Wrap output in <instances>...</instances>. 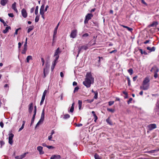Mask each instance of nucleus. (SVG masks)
<instances>
[{"instance_id":"1","label":"nucleus","mask_w":159,"mask_h":159,"mask_svg":"<svg viewBox=\"0 0 159 159\" xmlns=\"http://www.w3.org/2000/svg\"><path fill=\"white\" fill-rule=\"evenodd\" d=\"M93 82V77L90 72H88L86 75L85 80L83 82V84L87 88H89Z\"/></svg>"},{"instance_id":"2","label":"nucleus","mask_w":159,"mask_h":159,"mask_svg":"<svg viewBox=\"0 0 159 159\" xmlns=\"http://www.w3.org/2000/svg\"><path fill=\"white\" fill-rule=\"evenodd\" d=\"M149 80L148 77H146L143 82L142 86L141 88L144 90H147L148 89L149 87Z\"/></svg>"},{"instance_id":"3","label":"nucleus","mask_w":159,"mask_h":159,"mask_svg":"<svg viewBox=\"0 0 159 159\" xmlns=\"http://www.w3.org/2000/svg\"><path fill=\"white\" fill-rule=\"evenodd\" d=\"M59 57V56H57V57H55V60L52 63V65L51 66V70L52 71H53V69L54 68V67L57 63V61L58 60Z\"/></svg>"},{"instance_id":"4","label":"nucleus","mask_w":159,"mask_h":159,"mask_svg":"<svg viewBox=\"0 0 159 159\" xmlns=\"http://www.w3.org/2000/svg\"><path fill=\"white\" fill-rule=\"evenodd\" d=\"M77 30L75 29L72 30L70 35V37L72 38H75L77 36Z\"/></svg>"},{"instance_id":"5","label":"nucleus","mask_w":159,"mask_h":159,"mask_svg":"<svg viewBox=\"0 0 159 159\" xmlns=\"http://www.w3.org/2000/svg\"><path fill=\"white\" fill-rule=\"evenodd\" d=\"M88 48L87 45H83L81 47H79V53L82 51L83 50H86Z\"/></svg>"},{"instance_id":"6","label":"nucleus","mask_w":159,"mask_h":159,"mask_svg":"<svg viewBox=\"0 0 159 159\" xmlns=\"http://www.w3.org/2000/svg\"><path fill=\"white\" fill-rule=\"evenodd\" d=\"M155 124H150L148 126V129L149 131L152 130L156 128Z\"/></svg>"},{"instance_id":"7","label":"nucleus","mask_w":159,"mask_h":159,"mask_svg":"<svg viewBox=\"0 0 159 159\" xmlns=\"http://www.w3.org/2000/svg\"><path fill=\"white\" fill-rule=\"evenodd\" d=\"M21 14L23 17L24 18H26L27 16V13L26 10L24 8L22 9Z\"/></svg>"},{"instance_id":"8","label":"nucleus","mask_w":159,"mask_h":159,"mask_svg":"<svg viewBox=\"0 0 159 159\" xmlns=\"http://www.w3.org/2000/svg\"><path fill=\"white\" fill-rule=\"evenodd\" d=\"M33 102H31L29 105L28 111L30 113H31L33 109Z\"/></svg>"},{"instance_id":"9","label":"nucleus","mask_w":159,"mask_h":159,"mask_svg":"<svg viewBox=\"0 0 159 159\" xmlns=\"http://www.w3.org/2000/svg\"><path fill=\"white\" fill-rule=\"evenodd\" d=\"M159 71L158 68L156 66H153L151 70V71L152 72L155 73H157Z\"/></svg>"},{"instance_id":"10","label":"nucleus","mask_w":159,"mask_h":159,"mask_svg":"<svg viewBox=\"0 0 159 159\" xmlns=\"http://www.w3.org/2000/svg\"><path fill=\"white\" fill-rule=\"evenodd\" d=\"M43 148L40 146L37 147V149L39 152V154L41 155L44 154V152L43 151Z\"/></svg>"},{"instance_id":"11","label":"nucleus","mask_w":159,"mask_h":159,"mask_svg":"<svg viewBox=\"0 0 159 159\" xmlns=\"http://www.w3.org/2000/svg\"><path fill=\"white\" fill-rule=\"evenodd\" d=\"M61 157V156L59 155H54L50 157V159H60Z\"/></svg>"},{"instance_id":"12","label":"nucleus","mask_w":159,"mask_h":159,"mask_svg":"<svg viewBox=\"0 0 159 159\" xmlns=\"http://www.w3.org/2000/svg\"><path fill=\"white\" fill-rule=\"evenodd\" d=\"M93 16V15L91 13H88L85 16V18L88 20H90Z\"/></svg>"},{"instance_id":"13","label":"nucleus","mask_w":159,"mask_h":159,"mask_svg":"<svg viewBox=\"0 0 159 159\" xmlns=\"http://www.w3.org/2000/svg\"><path fill=\"white\" fill-rule=\"evenodd\" d=\"M158 24V23L157 21H154L151 24L149 25V27H156Z\"/></svg>"},{"instance_id":"14","label":"nucleus","mask_w":159,"mask_h":159,"mask_svg":"<svg viewBox=\"0 0 159 159\" xmlns=\"http://www.w3.org/2000/svg\"><path fill=\"white\" fill-rule=\"evenodd\" d=\"M61 52L59 51V48H58L56 50L54 55V57H57V56H59V54Z\"/></svg>"},{"instance_id":"15","label":"nucleus","mask_w":159,"mask_h":159,"mask_svg":"<svg viewBox=\"0 0 159 159\" xmlns=\"http://www.w3.org/2000/svg\"><path fill=\"white\" fill-rule=\"evenodd\" d=\"M147 49L150 51V52H148L149 53L152 52L154 51L155 50V48L154 47H153L152 48L147 47Z\"/></svg>"},{"instance_id":"16","label":"nucleus","mask_w":159,"mask_h":159,"mask_svg":"<svg viewBox=\"0 0 159 159\" xmlns=\"http://www.w3.org/2000/svg\"><path fill=\"white\" fill-rule=\"evenodd\" d=\"M120 25L123 27L124 28H126L127 30L131 32L133 30V29L132 28H130L127 26H126L123 25Z\"/></svg>"},{"instance_id":"17","label":"nucleus","mask_w":159,"mask_h":159,"mask_svg":"<svg viewBox=\"0 0 159 159\" xmlns=\"http://www.w3.org/2000/svg\"><path fill=\"white\" fill-rule=\"evenodd\" d=\"M7 0H1L0 3L2 6H4L7 2Z\"/></svg>"},{"instance_id":"18","label":"nucleus","mask_w":159,"mask_h":159,"mask_svg":"<svg viewBox=\"0 0 159 159\" xmlns=\"http://www.w3.org/2000/svg\"><path fill=\"white\" fill-rule=\"evenodd\" d=\"M44 119V109H43V111H42V113H41V115L40 119L41 120H42V121H43Z\"/></svg>"},{"instance_id":"19","label":"nucleus","mask_w":159,"mask_h":159,"mask_svg":"<svg viewBox=\"0 0 159 159\" xmlns=\"http://www.w3.org/2000/svg\"><path fill=\"white\" fill-rule=\"evenodd\" d=\"M140 52L142 55H146L148 54V53L146 51L141 49H140Z\"/></svg>"},{"instance_id":"20","label":"nucleus","mask_w":159,"mask_h":159,"mask_svg":"<svg viewBox=\"0 0 159 159\" xmlns=\"http://www.w3.org/2000/svg\"><path fill=\"white\" fill-rule=\"evenodd\" d=\"M159 151L158 149L153 150L151 151H149L147 152H145L148 153H152L157 152Z\"/></svg>"},{"instance_id":"21","label":"nucleus","mask_w":159,"mask_h":159,"mask_svg":"<svg viewBox=\"0 0 159 159\" xmlns=\"http://www.w3.org/2000/svg\"><path fill=\"white\" fill-rule=\"evenodd\" d=\"M16 2H14L12 5V8L15 11H17V10L16 8Z\"/></svg>"},{"instance_id":"22","label":"nucleus","mask_w":159,"mask_h":159,"mask_svg":"<svg viewBox=\"0 0 159 159\" xmlns=\"http://www.w3.org/2000/svg\"><path fill=\"white\" fill-rule=\"evenodd\" d=\"M9 29H11V28L10 26H8L6 27L5 30H3V33L4 34H6L7 33Z\"/></svg>"},{"instance_id":"23","label":"nucleus","mask_w":159,"mask_h":159,"mask_svg":"<svg viewBox=\"0 0 159 159\" xmlns=\"http://www.w3.org/2000/svg\"><path fill=\"white\" fill-rule=\"evenodd\" d=\"M92 114H93V116L94 117V121L95 122H96V121H97V120L98 119V117L96 115V114L95 113V112L93 111H92Z\"/></svg>"},{"instance_id":"24","label":"nucleus","mask_w":159,"mask_h":159,"mask_svg":"<svg viewBox=\"0 0 159 159\" xmlns=\"http://www.w3.org/2000/svg\"><path fill=\"white\" fill-rule=\"evenodd\" d=\"M27 50V47H24V48L21 52V53L24 54H25L26 53V52Z\"/></svg>"},{"instance_id":"25","label":"nucleus","mask_w":159,"mask_h":159,"mask_svg":"<svg viewBox=\"0 0 159 159\" xmlns=\"http://www.w3.org/2000/svg\"><path fill=\"white\" fill-rule=\"evenodd\" d=\"M106 121L107 122L109 125H112V122L110 120L109 117H108L106 119Z\"/></svg>"},{"instance_id":"26","label":"nucleus","mask_w":159,"mask_h":159,"mask_svg":"<svg viewBox=\"0 0 159 159\" xmlns=\"http://www.w3.org/2000/svg\"><path fill=\"white\" fill-rule=\"evenodd\" d=\"M26 62L28 63H29L30 60H32V56L30 55L28 56L26 58Z\"/></svg>"},{"instance_id":"27","label":"nucleus","mask_w":159,"mask_h":159,"mask_svg":"<svg viewBox=\"0 0 159 159\" xmlns=\"http://www.w3.org/2000/svg\"><path fill=\"white\" fill-rule=\"evenodd\" d=\"M74 104L75 103L73 102L71 106V107L70 108L69 111L71 113H72L74 110Z\"/></svg>"},{"instance_id":"28","label":"nucleus","mask_w":159,"mask_h":159,"mask_svg":"<svg viewBox=\"0 0 159 159\" xmlns=\"http://www.w3.org/2000/svg\"><path fill=\"white\" fill-rule=\"evenodd\" d=\"M82 104V101L79 100L78 101V105H79V110H80Z\"/></svg>"},{"instance_id":"29","label":"nucleus","mask_w":159,"mask_h":159,"mask_svg":"<svg viewBox=\"0 0 159 159\" xmlns=\"http://www.w3.org/2000/svg\"><path fill=\"white\" fill-rule=\"evenodd\" d=\"M34 29V26H30V27L27 30V32L28 33H29L32 30Z\"/></svg>"},{"instance_id":"30","label":"nucleus","mask_w":159,"mask_h":159,"mask_svg":"<svg viewBox=\"0 0 159 159\" xmlns=\"http://www.w3.org/2000/svg\"><path fill=\"white\" fill-rule=\"evenodd\" d=\"M94 157L95 159H101V157L97 153L95 154Z\"/></svg>"},{"instance_id":"31","label":"nucleus","mask_w":159,"mask_h":159,"mask_svg":"<svg viewBox=\"0 0 159 159\" xmlns=\"http://www.w3.org/2000/svg\"><path fill=\"white\" fill-rule=\"evenodd\" d=\"M70 117V115L68 114H66L64 115L63 119H66L69 118Z\"/></svg>"},{"instance_id":"32","label":"nucleus","mask_w":159,"mask_h":159,"mask_svg":"<svg viewBox=\"0 0 159 159\" xmlns=\"http://www.w3.org/2000/svg\"><path fill=\"white\" fill-rule=\"evenodd\" d=\"M128 72L130 75H132L133 73V70L132 68H130L128 70Z\"/></svg>"},{"instance_id":"33","label":"nucleus","mask_w":159,"mask_h":159,"mask_svg":"<svg viewBox=\"0 0 159 159\" xmlns=\"http://www.w3.org/2000/svg\"><path fill=\"white\" fill-rule=\"evenodd\" d=\"M8 139H13L14 135L12 133H10L9 134Z\"/></svg>"},{"instance_id":"34","label":"nucleus","mask_w":159,"mask_h":159,"mask_svg":"<svg viewBox=\"0 0 159 159\" xmlns=\"http://www.w3.org/2000/svg\"><path fill=\"white\" fill-rule=\"evenodd\" d=\"M58 28H57V27H56L55 28V29L54 31L53 34V35H54V36L56 35L57 33V30Z\"/></svg>"},{"instance_id":"35","label":"nucleus","mask_w":159,"mask_h":159,"mask_svg":"<svg viewBox=\"0 0 159 159\" xmlns=\"http://www.w3.org/2000/svg\"><path fill=\"white\" fill-rule=\"evenodd\" d=\"M35 117L33 116V117L31 119V123L30 125V126H31L34 123Z\"/></svg>"},{"instance_id":"36","label":"nucleus","mask_w":159,"mask_h":159,"mask_svg":"<svg viewBox=\"0 0 159 159\" xmlns=\"http://www.w3.org/2000/svg\"><path fill=\"white\" fill-rule=\"evenodd\" d=\"M39 16L37 15V16H36L35 17V22H37L39 21Z\"/></svg>"},{"instance_id":"37","label":"nucleus","mask_w":159,"mask_h":159,"mask_svg":"<svg viewBox=\"0 0 159 159\" xmlns=\"http://www.w3.org/2000/svg\"><path fill=\"white\" fill-rule=\"evenodd\" d=\"M107 111H109L111 112L112 113L114 112V111H115V110L114 109H111V108H107Z\"/></svg>"},{"instance_id":"38","label":"nucleus","mask_w":159,"mask_h":159,"mask_svg":"<svg viewBox=\"0 0 159 159\" xmlns=\"http://www.w3.org/2000/svg\"><path fill=\"white\" fill-rule=\"evenodd\" d=\"M127 79L128 81V85L129 86H130V79L128 77H127Z\"/></svg>"},{"instance_id":"39","label":"nucleus","mask_w":159,"mask_h":159,"mask_svg":"<svg viewBox=\"0 0 159 159\" xmlns=\"http://www.w3.org/2000/svg\"><path fill=\"white\" fill-rule=\"evenodd\" d=\"M39 8V7L38 6H37L36 7L35 10V15H37L38 13V10Z\"/></svg>"},{"instance_id":"40","label":"nucleus","mask_w":159,"mask_h":159,"mask_svg":"<svg viewBox=\"0 0 159 159\" xmlns=\"http://www.w3.org/2000/svg\"><path fill=\"white\" fill-rule=\"evenodd\" d=\"M8 140H9V143L12 145L13 143V139H8Z\"/></svg>"},{"instance_id":"41","label":"nucleus","mask_w":159,"mask_h":159,"mask_svg":"<svg viewBox=\"0 0 159 159\" xmlns=\"http://www.w3.org/2000/svg\"><path fill=\"white\" fill-rule=\"evenodd\" d=\"M79 89V87L77 86V87H75L74 89V92L75 93V92L78 91Z\"/></svg>"},{"instance_id":"42","label":"nucleus","mask_w":159,"mask_h":159,"mask_svg":"<svg viewBox=\"0 0 159 159\" xmlns=\"http://www.w3.org/2000/svg\"><path fill=\"white\" fill-rule=\"evenodd\" d=\"M95 94L94 96V98L96 99H97L98 98V93L97 92H95L94 93Z\"/></svg>"},{"instance_id":"43","label":"nucleus","mask_w":159,"mask_h":159,"mask_svg":"<svg viewBox=\"0 0 159 159\" xmlns=\"http://www.w3.org/2000/svg\"><path fill=\"white\" fill-rule=\"evenodd\" d=\"M21 29V28H19L17 29L16 30V31H15V34H14V36H15V35H17V34H18V30H20Z\"/></svg>"},{"instance_id":"44","label":"nucleus","mask_w":159,"mask_h":159,"mask_svg":"<svg viewBox=\"0 0 159 159\" xmlns=\"http://www.w3.org/2000/svg\"><path fill=\"white\" fill-rule=\"evenodd\" d=\"M114 102L113 101H109L108 102L109 105L110 106H111L114 104Z\"/></svg>"},{"instance_id":"45","label":"nucleus","mask_w":159,"mask_h":159,"mask_svg":"<svg viewBox=\"0 0 159 159\" xmlns=\"http://www.w3.org/2000/svg\"><path fill=\"white\" fill-rule=\"evenodd\" d=\"M47 66L46 68H44L43 69V73H44V78L45 77H46V74H45V71L46 70H47Z\"/></svg>"},{"instance_id":"46","label":"nucleus","mask_w":159,"mask_h":159,"mask_svg":"<svg viewBox=\"0 0 159 159\" xmlns=\"http://www.w3.org/2000/svg\"><path fill=\"white\" fill-rule=\"evenodd\" d=\"M44 6L43 5H42L41 7V8H40V11H44Z\"/></svg>"},{"instance_id":"47","label":"nucleus","mask_w":159,"mask_h":159,"mask_svg":"<svg viewBox=\"0 0 159 159\" xmlns=\"http://www.w3.org/2000/svg\"><path fill=\"white\" fill-rule=\"evenodd\" d=\"M43 121H42V120H39V121H38V122L37 123V124L36 125L35 127H37L41 122H43Z\"/></svg>"},{"instance_id":"48","label":"nucleus","mask_w":159,"mask_h":159,"mask_svg":"<svg viewBox=\"0 0 159 159\" xmlns=\"http://www.w3.org/2000/svg\"><path fill=\"white\" fill-rule=\"evenodd\" d=\"M41 61L42 62V66H43L44 64V63H45V61L43 59V58H41Z\"/></svg>"},{"instance_id":"49","label":"nucleus","mask_w":159,"mask_h":159,"mask_svg":"<svg viewBox=\"0 0 159 159\" xmlns=\"http://www.w3.org/2000/svg\"><path fill=\"white\" fill-rule=\"evenodd\" d=\"M117 52V50H114L112 51L109 52V53L110 54H112V53H115Z\"/></svg>"},{"instance_id":"50","label":"nucleus","mask_w":159,"mask_h":159,"mask_svg":"<svg viewBox=\"0 0 159 159\" xmlns=\"http://www.w3.org/2000/svg\"><path fill=\"white\" fill-rule=\"evenodd\" d=\"M5 144V143L4 141H0V144L1 146V147L3 145H4Z\"/></svg>"},{"instance_id":"51","label":"nucleus","mask_w":159,"mask_h":159,"mask_svg":"<svg viewBox=\"0 0 159 159\" xmlns=\"http://www.w3.org/2000/svg\"><path fill=\"white\" fill-rule=\"evenodd\" d=\"M132 100L133 99L132 98H130L129 100L127 101L128 104H129L130 103H131Z\"/></svg>"},{"instance_id":"52","label":"nucleus","mask_w":159,"mask_h":159,"mask_svg":"<svg viewBox=\"0 0 159 159\" xmlns=\"http://www.w3.org/2000/svg\"><path fill=\"white\" fill-rule=\"evenodd\" d=\"M89 20L86 19V18H85L84 21V23L85 24H87Z\"/></svg>"},{"instance_id":"53","label":"nucleus","mask_w":159,"mask_h":159,"mask_svg":"<svg viewBox=\"0 0 159 159\" xmlns=\"http://www.w3.org/2000/svg\"><path fill=\"white\" fill-rule=\"evenodd\" d=\"M0 125L1 127V128H3V127L4 124L2 121H1L0 122Z\"/></svg>"},{"instance_id":"54","label":"nucleus","mask_w":159,"mask_h":159,"mask_svg":"<svg viewBox=\"0 0 159 159\" xmlns=\"http://www.w3.org/2000/svg\"><path fill=\"white\" fill-rule=\"evenodd\" d=\"M8 15L9 17H14V15L13 13H9Z\"/></svg>"},{"instance_id":"55","label":"nucleus","mask_w":159,"mask_h":159,"mask_svg":"<svg viewBox=\"0 0 159 159\" xmlns=\"http://www.w3.org/2000/svg\"><path fill=\"white\" fill-rule=\"evenodd\" d=\"M36 111H37V110H34V114L33 115V116H34V117L35 116L36 113Z\"/></svg>"},{"instance_id":"56","label":"nucleus","mask_w":159,"mask_h":159,"mask_svg":"<svg viewBox=\"0 0 159 159\" xmlns=\"http://www.w3.org/2000/svg\"><path fill=\"white\" fill-rule=\"evenodd\" d=\"M34 7H33V8H31L30 10V13H32L34 12Z\"/></svg>"},{"instance_id":"57","label":"nucleus","mask_w":159,"mask_h":159,"mask_svg":"<svg viewBox=\"0 0 159 159\" xmlns=\"http://www.w3.org/2000/svg\"><path fill=\"white\" fill-rule=\"evenodd\" d=\"M88 36H89L88 34L85 33L82 36L83 37H87Z\"/></svg>"},{"instance_id":"58","label":"nucleus","mask_w":159,"mask_h":159,"mask_svg":"<svg viewBox=\"0 0 159 159\" xmlns=\"http://www.w3.org/2000/svg\"><path fill=\"white\" fill-rule=\"evenodd\" d=\"M47 90H45L44 91V92H43V95L46 96V94L47 93Z\"/></svg>"},{"instance_id":"59","label":"nucleus","mask_w":159,"mask_h":159,"mask_svg":"<svg viewBox=\"0 0 159 159\" xmlns=\"http://www.w3.org/2000/svg\"><path fill=\"white\" fill-rule=\"evenodd\" d=\"M47 148L49 149L54 148V147L52 146H47Z\"/></svg>"},{"instance_id":"60","label":"nucleus","mask_w":159,"mask_h":159,"mask_svg":"<svg viewBox=\"0 0 159 159\" xmlns=\"http://www.w3.org/2000/svg\"><path fill=\"white\" fill-rule=\"evenodd\" d=\"M76 124V126L77 127H80L81 126L83 125L81 124Z\"/></svg>"},{"instance_id":"61","label":"nucleus","mask_w":159,"mask_h":159,"mask_svg":"<svg viewBox=\"0 0 159 159\" xmlns=\"http://www.w3.org/2000/svg\"><path fill=\"white\" fill-rule=\"evenodd\" d=\"M137 77H138L137 76H134V77H133V81H134L135 80H136Z\"/></svg>"},{"instance_id":"62","label":"nucleus","mask_w":159,"mask_h":159,"mask_svg":"<svg viewBox=\"0 0 159 159\" xmlns=\"http://www.w3.org/2000/svg\"><path fill=\"white\" fill-rule=\"evenodd\" d=\"M18 48H20L21 46L22 43L20 42H19L18 43Z\"/></svg>"},{"instance_id":"63","label":"nucleus","mask_w":159,"mask_h":159,"mask_svg":"<svg viewBox=\"0 0 159 159\" xmlns=\"http://www.w3.org/2000/svg\"><path fill=\"white\" fill-rule=\"evenodd\" d=\"M52 138V135H50V136H49L48 137V139L49 140H51V139Z\"/></svg>"},{"instance_id":"64","label":"nucleus","mask_w":159,"mask_h":159,"mask_svg":"<svg viewBox=\"0 0 159 159\" xmlns=\"http://www.w3.org/2000/svg\"><path fill=\"white\" fill-rule=\"evenodd\" d=\"M154 77L155 78H157L158 77L157 73H154Z\"/></svg>"}]
</instances>
